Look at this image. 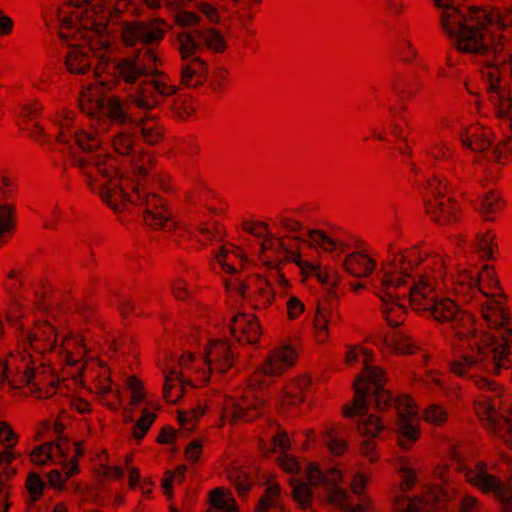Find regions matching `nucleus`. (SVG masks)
<instances>
[{
  "mask_svg": "<svg viewBox=\"0 0 512 512\" xmlns=\"http://www.w3.org/2000/svg\"><path fill=\"white\" fill-rule=\"evenodd\" d=\"M444 274V261L440 257L430 255L418 246L406 248L383 265L379 297L383 301L387 298L401 299L405 297V292L401 293L400 288L407 284L408 279L428 282V276L432 277L431 285L436 286L437 279Z\"/></svg>",
  "mask_w": 512,
  "mask_h": 512,
  "instance_id": "obj_1",
  "label": "nucleus"
},
{
  "mask_svg": "<svg viewBox=\"0 0 512 512\" xmlns=\"http://www.w3.org/2000/svg\"><path fill=\"white\" fill-rule=\"evenodd\" d=\"M468 10L469 23L456 36L457 51L486 57V67L505 64L503 36L491 33L488 24L477 18L478 7L471 6Z\"/></svg>",
  "mask_w": 512,
  "mask_h": 512,
  "instance_id": "obj_2",
  "label": "nucleus"
},
{
  "mask_svg": "<svg viewBox=\"0 0 512 512\" xmlns=\"http://www.w3.org/2000/svg\"><path fill=\"white\" fill-rule=\"evenodd\" d=\"M169 29L171 26L159 17L147 21H126L122 23L121 38L126 47H133L138 43L146 46L159 45Z\"/></svg>",
  "mask_w": 512,
  "mask_h": 512,
  "instance_id": "obj_3",
  "label": "nucleus"
},
{
  "mask_svg": "<svg viewBox=\"0 0 512 512\" xmlns=\"http://www.w3.org/2000/svg\"><path fill=\"white\" fill-rule=\"evenodd\" d=\"M386 372L377 366L369 371L361 372L353 382L354 397L351 404L342 408L346 418L364 415L368 412V398L373 388L384 387L387 382Z\"/></svg>",
  "mask_w": 512,
  "mask_h": 512,
  "instance_id": "obj_4",
  "label": "nucleus"
},
{
  "mask_svg": "<svg viewBox=\"0 0 512 512\" xmlns=\"http://www.w3.org/2000/svg\"><path fill=\"white\" fill-rule=\"evenodd\" d=\"M140 191L143 185L139 180L136 182L128 177H120L118 180L107 181L99 188V195L112 210L122 212L127 203H139Z\"/></svg>",
  "mask_w": 512,
  "mask_h": 512,
  "instance_id": "obj_5",
  "label": "nucleus"
},
{
  "mask_svg": "<svg viewBox=\"0 0 512 512\" xmlns=\"http://www.w3.org/2000/svg\"><path fill=\"white\" fill-rule=\"evenodd\" d=\"M465 478L482 493L493 494L494 498L502 503L512 501V476L502 481L500 477L490 473H474L467 470Z\"/></svg>",
  "mask_w": 512,
  "mask_h": 512,
  "instance_id": "obj_6",
  "label": "nucleus"
},
{
  "mask_svg": "<svg viewBox=\"0 0 512 512\" xmlns=\"http://www.w3.org/2000/svg\"><path fill=\"white\" fill-rule=\"evenodd\" d=\"M428 311L431 312V315L438 322L455 320L456 322H463L464 324H468L469 329L467 331L459 330L455 324L453 325V329L455 330V337H457L460 341L469 340L470 338H477L476 331L472 329V324L474 322L473 316L468 313H461L458 317V306L454 301L448 298L442 299L439 302L435 301Z\"/></svg>",
  "mask_w": 512,
  "mask_h": 512,
  "instance_id": "obj_7",
  "label": "nucleus"
},
{
  "mask_svg": "<svg viewBox=\"0 0 512 512\" xmlns=\"http://www.w3.org/2000/svg\"><path fill=\"white\" fill-rule=\"evenodd\" d=\"M134 205L145 207L143 213L144 221L155 230L166 227V223L172 216L166 201L158 194L147 193L144 187L143 191H140V202L134 203Z\"/></svg>",
  "mask_w": 512,
  "mask_h": 512,
  "instance_id": "obj_8",
  "label": "nucleus"
},
{
  "mask_svg": "<svg viewBox=\"0 0 512 512\" xmlns=\"http://www.w3.org/2000/svg\"><path fill=\"white\" fill-rule=\"evenodd\" d=\"M230 333L237 338L239 342L244 341L247 344L258 342L262 334L261 326L255 315L238 313L231 319Z\"/></svg>",
  "mask_w": 512,
  "mask_h": 512,
  "instance_id": "obj_9",
  "label": "nucleus"
},
{
  "mask_svg": "<svg viewBox=\"0 0 512 512\" xmlns=\"http://www.w3.org/2000/svg\"><path fill=\"white\" fill-rule=\"evenodd\" d=\"M31 348L38 353L52 352L57 344L55 327L47 320L34 323L32 331L27 334Z\"/></svg>",
  "mask_w": 512,
  "mask_h": 512,
  "instance_id": "obj_10",
  "label": "nucleus"
},
{
  "mask_svg": "<svg viewBox=\"0 0 512 512\" xmlns=\"http://www.w3.org/2000/svg\"><path fill=\"white\" fill-rule=\"evenodd\" d=\"M425 211L431 218L441 225L455 221L460 213L458 204L445 196H433L425 202Z\"/></svg>",
  "mask_w": 512,
  "mask_h": 512,
  "instance_id": "obj_11",
  "label": "nucleus"
},
{
  "mask_svg": "<svg viewBox=\"0 0 512 512\" xmlns=\"http://www.w3.org/2000/svg\"><path fill=\"white\" fill-rule=\"evenodd\" d=\"M205 362L209 366V370L214 369L219 373L229 370L234 363V356L230 345L222 340L212 341L208 344L204 351Z\"/></svg>",
  "mask_w": 512,
  "mask_h": 512,
  "instance_id": "obj_12",
  "label": "nucleus"
},
{
  "mask_svg": "<svg viewBox=\"0 0 512 512\" xmlns=\"http://www.w3.org/2000/svg\"><path fill=\"white\" fill-rule=\"evenodd\" d=\"M428 282H420L410 279L412 285L409 287L410 305L415 311H428L437 299L435 286L431 285L432 277Z\"/></svg>",
  "mask_w": 512,
  "mask_h": 512,
  "instance_id": "obj_13",
  "label": "nucleus"
},
{
  "mask_svg": "<svg viewBox=\"0 0 512 512\" xmlns=\"http://www.w3.org/2000/svg\"><path fill=\"white\" fill-rule=\"evenodd\" d=\"M208 71L207 62L200 57H194L182 65L179 85L197 89L206 82Z\"/></svg>",
  "mask_w": 512,
  "mask_h": 512,
  "instance_id": "obj_14",
  "label": "nucleus"
},
{
  "mask_svg": "<svg viewBox=\"0 0 512 512\" xmlns=\"http://www.w3.org/2000/svg\"><path fill=\"white\" fill-rule=\"evenodd\" d=\"M133 59L143 76L167 77L165 72L158 69L163 63L155 48L150 46L142 48L138 50Z\"/></svg>",
  "mask_w": 512,
  "mask_h": 512,
  "instance_id": "obj_15",
  "label": "nucleus"
},
{
  "mask_svg": "<svg viewBox=\"0 0 512 512\" xmlns=\"http://www.w3.org/2000/svg\"><path fill=\"white\" fill-rule=\"evenodd\" d=\"M463 146L477 153L485 152L492 144L490 133L479 125L470 126L460 133Z\"/></svg>",
  "mask_w": 512,
  "mask_h": 512,
  "instance_id": "obj_16",
  "label": "nucleus"
},
{
  "mask_svg": "<svg viewBox=\"0 0 512 512\" xmlns=\"http://www.w3.org/2000/svg\"><path fill=\"white\" fill-rule=\"evenodd\" d=\"M375 261L361 252H354L346 256L344 267L355 277H367L375 269Z\"/></svg>",
  "mask_w": 512,
  "mask_h": 512,
  "instance_id": "obj_17",
  "label": "nucleus"
},
{
  "mask_svg": "<svg viewBox=\"0 0 512 512\" xmlns=\"http://www.w3.org/2000/svg\"><path fill=\"white\" fill-rule=\"evenodd\" d=\"M417 420L416 418H400L397 419L398 430L397 434V443L398 445L404 449L409 450L412 448L414 443L419 439L421 431L418 424H414L413 421Z\"/></svg>",
  "mask_w": 512,
  "mask_h": 512,
  "instance_id": "obj_18",
  "label": "nucleus"
},
{
  "mask_svg": "<svg viewBox=\"0 0 512 512\" xmlns=\"http://www.w3.org/2000/svg\"><path fill=\"white\" fill-rule=\"evenodd\" d=\"M477 18L482 19L488 26L496 25L499 30H505L512 27V6L502 10L495 7L490 10L478 7Z\"/></svg>",
  "mask_w": 512,
  "mask_h": 512,
  "instance_id": "obj_19",
  "label": "nucleus"
},
{
  "mask_svg": "<svg viewBox=\"0 0 512 512\" xmlns=\"http://www.w3.org/2000/svg\"><path fill=\"white\" fill-rule=\"evenodd\" d=\"M185 381L182 373L172 369L165 376L163 397L168 403H177L185 394Z\"/></svg>",
  "mask_w": 512,
  "mask_h": 512,
  "instance_id": "obj_20",
  "label": "nucleus"
},
{
  "mask_svg": "<svg viewBox=\"0 0 512 512\" xmlns=\"http://www.w3.org/2000/svg\"><path fill=\"white\" fill-rule=\"evenodd\" d=\"M469 23V14L465 15L456 7H448L441 14V25L449 36H457Z\"/></svg>",
  "mask_w": 512,
  "mask_h": 512,
  "instance_id": "obj_21",
  "label": "nucleus"
},
{
  "mask_svg": "<svg viewBox=\"0 0 512 512\" xmlns=\"http://www.w3.org/2000/svg\"><path fill=\"white\" fill-rule=\"evenodd\" d=\"M0 440L5 444V449L0 453V465H9L15 459L12 449L18 442V435L7 421H0Z\"/></svg>",
  "mask_w": 512,
  "mask_h": 512,
  "instance_id": "obj_22",
  "label": "nucleus"
},
{
  "mask_svg": "<svg viewBox=\"0 0 512 512\" xmlns=\"http://www.w3.org/2000/svg\"><path fill=\"white\" fill-rule=\"evenodd\" d=\"M67 70L76 75H83L90 70L91 62L89 56L79 46H74L65 58Z\"/></svg>",
  "mask_w": 512,
  "mask_h": 512,
  "instance_id": "obj_23",
  "label": "nucleus"
},
{
  "mask_svg": "<svg viewBox=\"0 0 512 512\" xmlns=\"http://www.w3.org/2000/svg\"><path fill=\"white\" fill-rule=\"evenodd\" d=\"M94 166L99 175L106 178L107 181L118 180L123 177L120 174V168L118 161L115 157L110 154H99L96 156Z\"/></svg>",
  "mask_w": 512,
  "mask_h": 512,
  "instance_id": "obj_24",
  "label": "nucleus"
},
{
  "mask_svg": "<svg viewBox=\"0 0 512 512\" xmlns=\"http://www.w3.org/2000/svg\"><path fill=\"white\" fill-rule=\"evenodd\" d=\"M173 116L180 120L186 121L196 114L195 102L192 97L180 95L173 100L171 106Z\"/></svg>",
  "mask_w": 512,
  "mask_h": 512,
  "instance_id": "obj_25",
  "label": "nucleus"
},
{
  "mask_svg": "<svg viewBox=\"0 0 512 512\" xmlns=\"http://www.w3.org/2000/svg\"><path fill=\"white\" fill-rule=\"evenodd\" d=\"M198 35L203 40L205 47L214 53L222 54L228 48L223 34L215 28L207 29Z\"/></svg>",
  "mask_w": 512,
  "mask_h": 512,
  "instance_id": "obj_26",
  "label": "nucleus"
},
{
  "mask_svg": "<svg viewBox=\"0 0 512 512\" xmlns=\"http://www.w3.org/2000/svg\"><path fill=\"white\" fill-rule=\"evenodd\" d=\"M259 415V408L256 405H250L246 402L245 398H241L232 407L230 422L236 423L238 420L251 422L255 420Z\"/></svg>",
  "mask_w": 512,
  "mask_h": 512,
  "instance_id": "obj_27",
  "label": "nucleus"
},
{
  "mask_svg": "<svg viewBox=\"0 0 512 512\" xmlns=\"http://www.w3.org/2000/svg\"><path fill=\"white\" fill-rule=\"evenodd\" d=\"M105 28L106 25H97L95 30L88 29L81 32V38L87 41L88 50L95 55L109 46L108 39H104L100 34Z\"/></svg>",
  "mask_w": 512,
  "mask_h": 512,
  "instance_id": "obj_28",
  "label": "nucleus"
},
{
  "mask_svg": "<svg viewBox=\"0 0 512 512\" xmlns=\"http://www.w3.org/2000/svg\"><path fill=\"white\" fill-rule=\"evenodd\" d=\"M114 69L117 71L118 76H120L127 84H134L141 76H143L136 66V62L133 57L120 59L115 64Z\"/></svg>",
  "mask_w": 512,
  "mask_h": 512,
  "instance_id": "obj_29",
  "label": "nucleus"
},
{
  "mask_svg": "<svg viewBox=\"0 0 512 512\" xmlns=\"http://www.w3.org/2000/svg\"><path fill=\"white\" fill-rule=\"evenodd\" d=\"M290 485L292 486L291 496L293 500L302 509H307L312 504L313 492L309 485L300 482L294 478L290 479Z\"/></svg>",
  "mask_w": 512,
  "mask_h": 512,
  "instance_id": "obj_30",
  "label": "nucleus"
},
{
  "mask_svg": "<svg viewBox=\"0 0 512 512\" xmlns=\"http://www.w3.org/2000/svg\"><path fill=\"white\" fill-rule=\"evenodd\" d=\"M493 344V336L491 334L481 333L480 340L470 344L471 350H476V355L469 356L474 358L476 364L482 363L487 357L492 356L491 350L494 347H491V345Z\"/></svg>",
  "mask_w": 512,
  "mask_h": 512,
  "instance_id": "obj_31",
  "label": "nucleus"
},
{
  "mask_svg": "<svg viewBox=\"0 0 512 512\" xmlns=\"http://www.w3.org/2000/svg\"><path fill=\"white\" fill-rule=\"evenodd\" d=\"M150 86L149 81H144L139 84L138 91L133 99V103L136 107L151 110L158 106L159 102L156 97L152 92L148 91Z\"/></svg>",
  "mask_w": 512,
  "mask_h": 512,
  "instance_id": "obj_32",
  "label": "nucleus"
},
{
  "mask_svg": "<svg viewBox=\"0 0 512 512\" xmlns=\"http://www.w3.org/2000/svg\"><path fill=\"white\" fill-rule=\"evenodd\" d=\"M228 478L239 495H245L252 487V479L243 469L231 468L228 471Z\"/></svg>",
  "mask_w": 512,
  "mask_h": 512,
  "instance_id": "obj_33",
  "label": "nucleus"
},
{
  "mask_svg": "<svg viewBox=\"0 0 512 512\" xmlns=\"http://www.w3.org/2000/svg\"><path fill=\"white\" fill-rule=\"evenodd\" d=\"M141 135L148 145H156L164 138L163 127L157 125L154 121L141 120Z\"/></svg>",
  "mask_w": 512,
  "mask_h": 512,
  "instance_id": "obj_34",
  "label": "nucleus"
},
{
  "mask_svg": "<svg viewBox=\"0 0 512 512\" xmlns=\"http://www.w3.org/2000/svg\"><path fill=\"white\" fill-rule=\"evenodd\" d=\"M339 429L331 427L326 430L324 437L329 452L335 456L344 454L348 448V443L344 439L339 438Z\"/></svg>",
  "mask_w": 512,
  "mask_h": 512,
  "instance_id": "obj_35",
  "label": "nucleus"
},
{
  "mask_svg": "<svg viewBox=\"0 0 512 512\" xmlns=\"http://www.w3.org/2000/svg\"><path fill=\"white\" fill-rule=\"evenodd\" d=\"M394 406L397 411V419H410L417 417V405L415 401L408 395L395 398Z\"/></svg>",
  "mask_w": 512,
  "mask_h": 512,
  "instance_id": "obj_36",
  "label": "nucleus"
},
{
  "mask_svg": "<svg viewBox=\"0 0 512 512\" xmlns=\"http://www.w3.org/2000/svg\"><path fill=\"white\" fill-rule=\"evenodd\" d=\"M385 428L382 419L374 414H370L362 422H358V430L365 437L375 438Z\"/></svg>",
  "mask_w": 512,
  "mask_h": 512,
  "instance_id": "obj_37",
  "label": "nucleus"
},
{
  "mask_svg": "<svg viewBox=\"0 0 512 512\" xmlns=\"http://www.w3.org/2000/svg\"><path fill=\"white\" fill-rule=\"evenodd\" d=\"M496 272L493 268L485 266L478 274L479 290L486 296L493 297V291L485 290V285L490 289H499V281L495 279Z\"/></svg>",
  "mask_w": 512,
  "mask_h": 512,
  "instance_id": "obj_38",
  "label": "nucleus"
},
{
  "mask_svg": "<svg viewBox=\"0 0 512 512\" xmlns=\"http://www.w3.org/2000/svg\"><path fill=\"white\" fill-rule=\"evenodd\" d=\"M492 363H493V373L498 375L502 368L508 369L511 366V361L509 359L510 348L509 346L499 345L494 347L491 350Z\"/></svg>",
  "mask_w": 512,
  "mask_h": 512,
  "instance_id": "obj_39",
  "label": "nucleus"
},
{
  "mask_svg": "<svg viewBox=\"0 0 512 512\" xmlns=\"http://www.w3.org/2000/svg\"><path fill=\"white\" fill-rule=\"evenodd\" d=\"M477 414L486 428L493 433L497 432L499 424V421L496 420L497 412L490 403L484 402L480 404L477 408Z\"/></svg>",
  "mask_w": 512,
  "mask_h": 512,
  "instance_id": "obj_40",
  "label": "nucleus"
},
{
  "mask_svg": "<svg viewBox=\"0 0 512 512\" xmlns=\"http://www.w3.org/2000/svg\"><path fill=\"white\" fill-rule=\"evenodd\" d=\"M15 226V207L10 204L0 205V237L12 232Z\"/></svg>",
  "mask_w": 512,
  "mask_h": 512,
  "instance_id": "obj_41",
  "label": "nucleus"
},
{
  "mask_svg": "<svg viewBox=\"0 0 512 512\" xmlns=\"http://www.w3.org/2000/svg\"><path fill=\"white\" fill-rule=\"evenodd\" d=\"M277 354H273L272 352L268 355L265 362L262 364L261 368L257 369L253 377L256 378L259 374L267 375V376H278L282 374L285 370L284 364L279 362V358H276Z\"/></svg>",
  "mask_w": 512,
  "mask_h": 512,
  "instance_id": "obj_42",
  "label": "nucleus"
},
{
  "mask_svg": "<svg viewBox=\"0 0 512 512\" xmlns=\"http://www.w3.org/2000/svg\"><path fill=\"white\" fill-rule=\"evenodd\" d=\"M157 418V415L153 412H149L147 409L142 410L141 417L137 420L133 426V436L136 440H142L147 434L149 428Z\"/></svg>",
  "mask_w": 512,
  "mask_h": 512,
  "instance_id": "obj_43",
  "label": "nucleus"
},
{
  "mask_svg": "<svg viewBox=\"0 0 512 512\" xmlns=\"http://www.w3.org/2000/svg\"><path fill=\"white\" fill-rule=\"evenodd\" d=\"M106 116L112 120L116 121L120 124H123L125 121V112L124 108L120 103V99L117 96H112L107 99V103H104V108Z\"/></svg>",
  "mask_w": 512,
  "mask_h": 512,
  "instance_id": "obj_44",
  "label": "nucleus"
},
{
  "mask_svg": "<svg viewBox=\"0 0 512 512\" xmlns=\"http://www.w3.org/2000/svg\"><path fill=\"white\" fill-rule=\"evenodd\" d=\"M495 105L497 107L496 115L503 118L508 115L512 109L511 92L508 89L501 88L497 91L494 97Z\"/></svg>",
  "mask_w": 512,
  "mask_h": 512,
  "instance_id": "obj_45",
  "label": "nucleus"
},
{
  "mask_svg": "<svg viewBox=\"0 0 512 512\" xmlns=\"http://www.w3.org/2000/svg\"><path fill=\"white\" fill-rule=\"evenodd\" d=\"M395 298L389 299L387 298L386 301H383L384 303H388L391 301V305L386 307V309L383 311V313L386 316V321L390 327H398L403 323V307L396 303Z\"/></svg>",
  "mask_w": 512,
  "mask_h": 512,
  "instance_id": "obj_46",
  "label": "nucleus"
},
{
  "mask_svg": "<svg viewBox=\"0 0 512 512\" xmlns=\"http://www.w3.org/2000/svg\"><path fill=\"white\" fill-rule=\"evenodd\" d=\"M25 487L32 500L38 501L43 496L45 482L39 474L31 472L27 475Z\"/></svg>",
  "mask_w": 512,
  "mask_h": 512,
  "instance_id": "obj_47",
  "label": "nucleus"
},
{
  "mask_svg": "<svg viewBox=\"0 0 512 512\" xmlns=\"http://www.w3.org/2000/svg\"><path fill=\"white\" fill-rule=\"evenodd\" d=\"M371 395L374 399V407L379 411H387L391 408L394 400L389 390H386L384 387L373 388Z\"/></svg>",
  "mask_w": 512,
  "mask_h": 512,
  "instance_id": "obj_48",
  "label": "nucleus"
},
{
  "mask_svg": "<svg viewBox=\"0 0 512 512\" xmlns=\"http://www.w3.org/2000/svg\"><path fill=\"white\" fill-rule=\"evenodd\" d=\"M177 40L179 42V53L183 60L193 56L199 47V44L195 42L189 33H179Z\"/></svg>",
  "mask_w": 512,
  "mask_h": 512,
  "instance_id": "obj_49",
  "label": "nucleus"
},
{
  "mask_svg": "<svg viewBox=\"0 0 512 512\" xmlns=\"http://www.w3.org/2000/svg\"><path fill=\"white\" fill-rule=\"evenodd\" d=\"M127 386L131 391L130 405L136 406L140 402L145 400L146 393L143 382L135 375H131L127 378Z\"/></svg>",
  "mask_w": 512,
  "mask_h": 512,
  "instance_id": "obj_50",
  "label": "nucleus"
},
{
  "mask_svg": "<svg viewBox=\"0 0 512 512\" xmlns=\"http://www.w3.org/2000/svg\"><path fill=\"white\" fill-rule=\"evenodd\" d=\"M75 140L82 151L86 152L96 151L101 145L100 139L95 134L84 131L76 132Z\"/></svg>",
  "mask_w": 512,
  "mask_h": 512,
  "instance_id": "obj_51",
  "label": "nucleus"
},
{
  "mask_svg": "<svg viewBox=\"0 0 512 512\" xmlns=\"http://www.w3.org/2000/svg\"><path fill=\"white\" fill-rule=\"evenodd\" d=\"M113 147L118 154L129 155L134 148V138L129 133H119L113 139Z\"/></svg>",
  "mask_w": 512,
  "mask_h": 512,
  "instance_id": "obj_52",
  "label": "nucleus"
},
{
  "mask_svg": "<svg viewBox=\"0 0 512 512\" xmlns=\"http://www.w3.org/2000/svg\"><path fill=\"white\" fill-rule=\"evenodd\" d=\"M505 206V202L503 201L500 194L490 191L488 192L481 204V212L482 213H494L500 211Z\"/></svg>",
  "mask_w": 512,
  "mask_h": 512,
  "instance_id": "obj_53",
  "label": "nucleus"
},
{
  "mask_svg": "<svg viewBox=\"0 0 512 512\" xmlns=\"http://www.w3.org/2000/svg\"><path fill=\"white\" fill-rule=\"evenodd\" d=\"M53 447L54 444L52 442L35 447L30 455L31 461L36 465H45L52 458Z\"/></svg>",
  "mask_w": 512,
  "mask_h": 512,
  "instance_id": "obj_54",
  "label": "nucleus"
},
{
  "mask_svg": "<svg viewBox=\"0 0 512 512\" xmlns=\"http://www.w3.org/2000/svg\"><path fill=\"white\" fill-rule=\"evenodd\" d=\"M475 360L468 355L455 359L449 364L450 371L457 376H466L469 370L475 366Z\"/></svg>",
  "mask_w": 512,
  "mask_h": 512,
  "instance_id": "obj_55",
  "label": "nucleus"
},
{
  "mask_svg": "<svg viewBox=\"0 0 512 512\" xmlns=\"http://www.w3.org/2000/svg\"><path fill=\"white\" fill-rule=\"evenodd\" d=\"M309 238L326 252H333L336 250V242L326 235L322 230H309Z\"/></svg>",
  "mask_w": 512,
  "mask_h": 512,
  "instance_id": "obj_56",
  "label": "nucleus"
},
{
  "mask_svg": "<svg viewBox=\"0 0 512 512\" xmlns=\"http://www.w3.org/2000/svg\"><path fill=\"white\" fill-rule=\"evenodd\" d=\"M166 79H168V76L153 77V79H151L149 83L159 95L164 97L173 96L178 92L179 86L169 85Z\"/></svg>",
  "mask_w": 512,
  "mask_h": 512,
  "instance_id": "obj_57",
  "label": "nucleus"
},
{
  "mask_svg": "<svg viewBox=\"0 0 512 512\" xmlns=\"http://www.w3.org/2000/svg\"><path fill=\"white\" fill-rule=\"evenodd\" d=\"M314 328L316 331V337L318 341L324 342L328 337V318L325 313H323L320 308L317 309L315 317H314Z\"/></svg>",
  "mask_w": 512,
  "mask_h": 512,
  "instance_id": "obj_58",
  "label": "nucleus"
},
{
  "mask_svg": "<svg viewBox=\"0 0 512 512\" xmlns=\"http://www.w3.org/2000/svg\"><path fill=\"white\" fill-rule=\"evenodd\" d=\"M79 106L83 112L93 116L104 108V99L97 98L93 100L88 98L86 94H82V96L79 98Z\"/></svg>",
  "mask_w": 512,
  "mask_h": 512,
  "instance_id": "obj_59",
  "label": "nucleus"
},
{
  "mask_svg": "<svg viewBox=\"0 0 512 512\" xmlns=\"http://www.w3.org/2000/svg\"><path fill=\"white\" fill-rule=\"evenodd\" d=\"M424 420L432 424H443L447 420V413L442 407L431 405L424 411Z\"/></svg>",
  "mask_w": 512,
  "mask_h": 512,
  "instance_id": "obj_60",
  "label": "nucleus"
},
{
  "mask_svg": "<svg viewBox=\"0 0 512 512\" xmlns=\"http://www.w3.org/2000/svg\"><path fill=\"white\" fill-rule=\"evenodd\" d=\"M258 281L260 283L257 290L259 301L264 307H268L273 302L275 297L273 288L267 280L258 278Z\"/></svg>",
  "mask_w": 512,
  "mask_h": 512,
  "instance_id": "obj_61",
  "label": "nucleus"
},
{
  "mask_svg": "<svg viewBox=\"0 0 512 512\" xmlns=\"http://www.w3.org/2000/svg\"><path fill=\"white\" fill-rule=\"evenodd\" d=\"M376 447L377 444L374 438L364 439L359 445V454L368 458L369 462L375 463L379 460Z\"/></svg>",
  "mask_w": 512,
  "mask_h": 512,
  "instance_id": "obj_62",
  "label": "nucleus"
},
{
  "mask_svg": "<svg viewBox=\"0 0 512 512\" xmlns=\"http://www.w3.org/2000/svg\"><path fill=\"white\" fill-rule=\"evenodd\" d=\"M272 353L277 354L276 358H279V362L284 364L285 369L294 365L296 352L292 346H283L281 348L274 349Z\"/></svg>",
  "mask_w": 512,
  "mask_h": 512,
  "instance_id": "obj_63",
  "label": "nucleus"
},
{
  "mask_svg": "<svg viewBox=\"0 0 512 512\" xmlns=\"http://www.w3.org/2000/svg\"><path fill=\"white\" fill-rule=\"evenodd\" d=\"M399 472L402 475V480L399 484V488L401 491H409L411 490L417 483L418 478L415 473V470L409 467L400 468Z\"/></svg>",
  "mask_w": 512,
  "mask_h": 512,
  "instance_id": "obj_64",
  "label": "nucleus"
}]
</instances>
